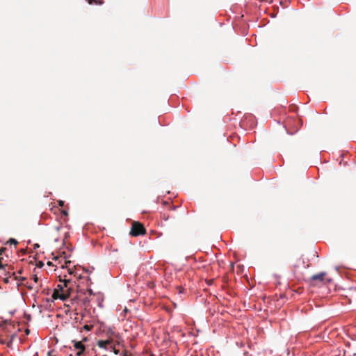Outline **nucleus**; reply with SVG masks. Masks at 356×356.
I'll list each match as a JSON object with an SVG mask.
<instances>
[{
	"instance_id": "nucleus-8",
	"label": "nucleus",
	"mask_w": 356,
	"mask_h": 356,
	"mask_svg": "<svg viewBox=\"0 0 356 356\" xmlns=\"http://www.w3.org/2000/svg\"><path fill=\"white\" fill-rule=\"evenodd\" d=\"M92 327H93V325H85L83 326V329L87 331L91 330L92 329Z\"/></svg>"
},
{
	"instance_id": "nucleus-6",
	"label": "nucleus",
	"mask_w": 356,
	"mask_h": 356,
	"mask_svg": "<svg viewBox=\"0 0 356 356\" xmlns=\"http://www.w3.org/2000/svg\"><path fill=\"white\" fill-rule=\"evenodd\" d=\"M89 4L102 5L104 4L103 0H86Z\"/></svg>"
},
{
	"instance_id": "nucleus-20",
	"label": "nucleus",
	"mask_w": 356,
	"mask_h": 356,
	"mask_svg": "<svg viewBox=\"0 0 356 356\" xmlns=\"http://www.w3.org/2000/svg\"><path fill=\"white\" fill-rule=\"evenodd\" d=\"M170 209H175V207H174V206H173V207L170 206Z\"/></svg>"
},
{
	"instance_id": "nucleus-3",
	"label": "nucleus",
	"mask_w": 356,
	"mask_h": 356,
	"mask_svg": "<svg viewBox=\"0 0 356 356\" xmlns=\"http://www.w3.org/2000/svg\"><path fill=\"white\" fill-rule=\"evenodd\" d=\"M327 275L326 272H321L318 274H315L312 275L310 278L312 282H322L324 281L325 276Z\"/></svg>"
},
{
	"instance_id": "nucleus-19",
	"label": "nucleus",
	"mask_w": 356,
	"mask_h": 356,
	"mask_svg": "<svg viewBox=\"0 0 356 356\" xmlns=\"http://www.w3.org/2000/svg\"><path fill=\"white\" fill-rule=\"evenodd\" d=\"M163 204H166V205L168 204V205L169 204H168V202H167L164 201V202H163Z\"/></svg>"
},
{
	"instance_id": "nucleus-13",
	"label": "nucleus",
	"mask_w": 356,
	"mask_h": 356,
	"mask_svg": "<svg viewBox=\"0 0 356 356\" xmlns=\"http://www.w3.org/2000/svg\"><path fill=\"white\" fill-rule=\"evenodd\" d=\"M58 205L60 206V207H63L64 205V202L62 201V200H59L58 201Z\"/></svg>"
},
{
	"instance_id": "nucleus-5",
	"label": "nucleus",
	"mask_w": 356,
	"mask_h": 356,
	"mask_svg": "<svg viewBox=\"0 0 356 356\" xmlns=\"http://www.w3.org/2000/svg\"><path fill=\"white\" fill-rule=\"evenodd\" d=\"M111 343V341L108 339V340H105V341H103V340H100L97 342V345L99 348H106V346L109 344Z\"/></svg>"
},
{
	"instance_id": "nucleus-22",
	"label": "nucleus",
	"mask_w": 356,
	"mask_h": 356,
	"mask_svg": "<svg viewBox=\"0 0 356 356\" xmlns=\"http://www.w3.org/2000/svg\"><path fill=\"white\" fill-rule=\"evenodd\" d=\"M26 334H29V331L27 330L26 331Z\"/></svg>"
},
{
	"instance_id": "nucleus-2",
	"label": "nucleus",
	"mask_w": 356,
	"mask_h": 356,
	"mask_svg": "<svg viewBox=\"0 0 356 356\" xmlns=\"http://www.w3.org/2000/svg\"><path fill=\"white\" fill-rule=\"evenodd\" d=\"M146 232V230L143 224L139 222L134 221L132 223L130 234L132 236H138L143 235Z\"/></svg>"
},
{
	"instance_id": "nucleus-4",
	"label": "nucleus",
	"mask_w": 356,
	"mask_h": 356,
	"mask_svg": "<svg viewBox=\"0 0 356 356\" xmlns=\"http://www.w3.org/2000/svg\"><path fill=\"white\" fill-rule=\"evenodd\" d=\"M72 342L74 343V347L79 350L78 353H76V355L78 356H80L81 355L83 354V353L84 352L85 350V346L82 343V341H72Z\"/></svg>"
},
{
	"instance_id": "nucleus-18",
	"label": "nucleus",
	"mask_w": 356,
	"mask_h": 356,
	"mask_svg": "<svg viewBox=\"0 0 356 356\" xmlns=\"http://www.w3.org/2000/svg\"><path fill=\"white\" fill-rule=\"evenodd\" d=\"M39 248V245L38 244H35L34 245V248Z\"/></svg>"
},
{
	"instance_id": "nucleus-16",
	"label": "nucleus",
	"mask_w": 356,
	"mask_h": 356,
	"mask_svg": "<svg viewBox=\"0 0 356 356\" xmlns=\"http://www.w3.org/2000/svg\"><path fill=\"white\" fill-rule=\"evenodd\" d=\"M69 273H70V274H73V275H75V273H74V270H69Z\"/></svg>"
},
{
	"instance_id": "nucleus-14",
	"label": "nucleus",
	"mask_w": 356,
	"mask_h": 356,
	"mask_svg": "<svg viewBox=\"0 0 356 356\" xmlns=\"http://www.w3.org/2000/svg\"><path fill=\"white\" fill-rule=\"evenodd\" d=\"M33 280H34V282H38V277H37L36 275H34V277H33Z\"/></svg>"
},
{
	"instance_id": "nucleus-1",
	"label": "nucleus",
	"mask_w": 356,
	"mask_h": 356,
	"mask_svg": "<svg viewBox=\"0 0 356 356\" xmlns=\"http://www.w3.org/2000/svg\"><path fill=\"white\" fill-rule=\"evenodd\" d=\"M60 284H58L56 289L54 290L52 298L54 299H60L63 300H66L70 296L73 291V282L70 280L60 279Z\"/></svg>"
},
{
	"instance_id": "nucleus-15",
	"label": "nucleus",
	"mask_w": 356,
	"mask_h": 356,
	"mask_svg": "<svg viewBox=\"0 0 356 356\" xmlns=\"http://www.w3.org/2000/svg\"><path fill=\"white\" fill-rule=\"evenodd\" d=\"M113 349L114 353H115V355H118V354L119 353V350H116V349H115V348H113Z\"/></svg>"
},
{
	"instance_id": "nucleus-12",
	"label": "nucleus",
	"mask_w": 356,
	"mask_h": 356,
	"mask_svg": "<svg viewBox=\"0 0 356 356\" xmlns=\"http://www.w3.org/2000/svg\"><path fill=\"white\" fill-rule=\"evenodd\" d=\"M291 0H281L280 4L283 5L284 3H286L288 1H290Z\"/></svg>"
},
{
	"instance_id": "nucleus-7",
	"label": "nucleus",
	"mask_w": 356,
	"mask_h": 356,
	"mask_svg": "<svg viewBox=\"0 0 356 356\" xmlns=\"http://www.w3.org/2000/svg\"><path fill=\"white\" fill-rule=\"evenodd\" d=\"M305 264V261H304L303 259H302V258H301V257H300V258L298 259L297 263H296V264H293V268H294L295 269H297L298 268H299V267H300V266L301 264Z\"/></svg>"
},
{
	"instance_id": "nucleus-21",
	"label": "nucleus",
	"mask_w": 356,
	"mask_h": 356,
	"mask_svg": "<svg viewBox=\"0 0 356 356\" xmlns=\"http://www.w3.org/2000/svg\"><path fill=\"white\" fill-rule=\"evenodd\" d=\"M86 340H87V338H86V337H85V338L83 339V341H86Z\"/></svg>"
},
{
	"instance_id": "nucleus-11",
	"label": "nucleus",
	"mask_w": 356,
	"mask_h": 356,
	"mask_svg": "<svg viewBox=\"0 0 356 356\" xmlns=\"http://www.w3.org/2000/svg\"><path fill=\"white\" fill-rule=\"evenodd\" d=\"M291 0H281L280 4L283 5L284 3H286L288 1H290Z\"/></svg>"
},
{
	"instance_id": "nucleus-17",
	"label": "nucleus",
	"mask_w": 356,
	"mask_h": 356,
	"mask_svg": "<svg viewBox=\"0 0 356 356\" xmlns=\"http://www.w3.org/2000/svg\"><path fill=\"white\" fill-rule=\"evenodd\" d=\"M62 213H63L64 215L67 216V212L66 211H62Z\"/></svg>"
},
{
	"instance_id": "nucleus-10",
	"label": "nucleus",
	"mask_w": 356,
	"mask_h": 356,
	"mask_svg": "<svg viewBox=\"0 0 356 356\" xmlns=\"http://www.w3.org/2000/svg\"><path fill=\"white\" fill-rule=\"evenodd\" d=\"M123 356H131V355L128 353L127 350H124L123 352Z\"/></svg>"
},
{
	"instance_id": "nucleus-9",
	"label": "nucleus",
	"mask_w": 356,
	"mask_h": 356,
	"mask_svg": "<svg viewBox=\"0 0 356 356\" xmlns=\"http://www.w3.org/2000/svg\"><path fill=\"white\" fill-rule=\"evenodd\" d=\"M8 243H10V244H14V245H17L18 243V242L14 238H10Z\"/></svg>"
}]
</instances>
